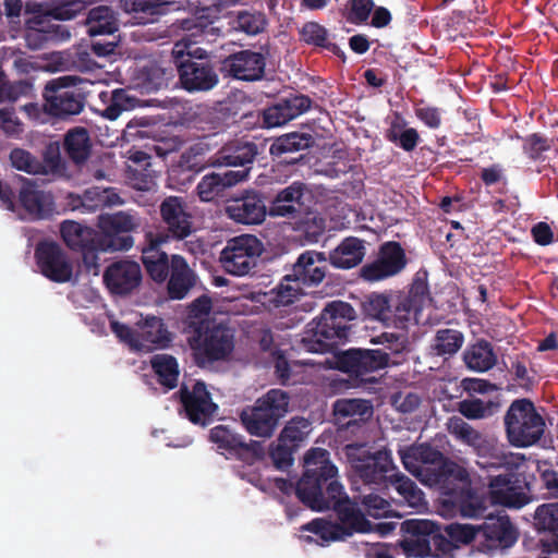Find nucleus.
Masks as SVG:
<instances>
[{
    "instance_id": "1",
    "label": "nucleus",
    "mask_w": 558,
    "mask_h": 558,
    "mask_svg": "<svg viewBox=\"0 0 558 558\" xmlns=\"http://www.w3.org/2000/svg\"><path fill=\"white\" fill-rule=\"evenodd\" d=\"M218 19V9L203 8L198 10L192 20L184 22L183 27L191 32L174 44L172 54L182 86L189 90H208L218 83V75L213 66L203 61L205 50L194 48L195 44L209 41L211 37L220 34V28L215 26Z\"/></svg>"
},
{
    "instance_id": "62",
    "label": "nucleus",
    "mask_w": 558,
    "mask_h": 558,
    "mask_svg": "<svg viewBox=\"0 0 558 558\" xmlns=\"http://www.w3.org/2000/svg\"><path fill=\"white\" fill-rule=\"evenodd\" d=\"M295 450L278 439L277 444L269 449V458L277 470L287 471L293 464Z\"/></svg>"
},
{
    "instance_id": "23",
    "label": "nucleus",
    "mask_w": 558,
    "mask_h": 558,
    "mask_svg": "<svg viewBox=\"0 0 558 558\" xmlns=\"http://www.w3.org/2000/svg\"><path fill=\"white\" fill-rule=\"evenodd\" d=\"M180 401L187 418H209L216 414L218 405L213 402L211 396L203 381L192 386L183 385L179 391Z\"/></svg>"
},
{
    "instance_id": "25",
    "label": "nucleus",
    "mask_w": 558,
    "mask_h": 558,
    "mask_svg": "<svg viewBox=\"0 0 558 558\" xmlns=\"http://www.w3.org/2000/svg\"><path fill=\"white\" fill-rule=\"evenodd\" d=\"M401 530L404 533L427 534L432 556L448 555L458 548L445 530L442 531L440 525L430 520L409 519L401 523Z\"/></svg>"
},
{
    "instance_id": "41",
    "label": "nucleus",
    "mask_w": 558,
    "mask_h": 558,
    "mask_svg": "<svg viewBox=\"0 0 558 558\" xmlns=\"http://www.w3.org/2000/svg\"><path fill=\"white\" fill-rule=\"evenodd\" d=\"M63 148L75 165L85 162L92 150V140L88 131L82 126L69 130L64 136Z\"/></svg>"
},
{
    "instance_id": "24",
    "label": "nucleus",
    "mask_w": 558,
    "mask_h": 558,
    "mask_svg": "<svg viewBox=\"0 0 558 558\" xmlns=\"http://www.w3.org/2000/svg\"><path fill=\"white\" fill-rule=\"evenodd\" d=\"M227 216L242 225H259L267 215L266 205L257 193H246L226 206Z\"/></svg>"
},
{
    "instance_id": "10",
    "label": "nucleus",
    "mask_w": 558,
    "mask_h": 558,
    "mask_svg": "<svg viewBox=\"0 0 558 558\" xmlns=\"http://www.w3.org/2000/svg\"><path fill=\"white\" fill-rule=\"evenodd\" d=\"M442 504L458 510L464 518H485L486 498L472 487L469 471L464 468L463 477H452L440 489Z\"/></svg>"
},
{
    "instance_id": "35",
    "label": "nucleus",
    "mask_w": 558,
    "mask_h": 558,
    "mask_svg": "<svg viewBox=\"0 0 558 558\" xmlns=\"http://www.w3.org/2000/svg\"><path fill=\"white\" fill-rule=\"evenodd\" d=\"M19 202L31 216L41 218L51 209L52 197L25 180L19 193Z\"/></svg>"
},
{
    "instance_id": "31",
    "label": "nucleus",
    "mask_w": 558,
    "mask_h": 558,
    "mask_svg": "<svg viewBox=\"0 0 558 558\" xmlns=\"http://www.w3.org/2000/svg\"><path fill=\"white\" fill-rule=\"evenodd\" d=\"M168 292L172 299H183L195 283L193 270L189 267L186 260L180 255H172L170 265L168 264Z\"/></svg>"
},
{
    "instance_id": "6",
    "label": "nucleus",
    "mask_w": 558,
    "mask_h": 558,
    "mask_svg": "<svg viewBox=\"0 0 558 558\" xmlns=\"http://www.w3.org/2000/svg\"><path fill=\"white\" fill-rule=\"evenodd\" d=\"M190 344L198 365L221 361L234 349V331L226 325L202 319Z\"/></svg>"
},
{
    "instance_id": "54",
    "label": "nucleus",
    "mask_w": 558,
    "mask_h": 558,
    "mask_svg": "<svg viewBox=\"0 0 558 558\" xmlns=\"http://www.w3.org/2000/svg\"><path fill=\"white\" fill-rule=\"evenodd\" d=\"M408 537L400 542L404 555L408 558H424L432 556L430 541L425 533H405Z\"/></svg>"
},
{
    "instance_id": "15",
    "label": "nucleus",
    "mask_w": 558,
    "mask_h": 558,
    "mask_svg": "<svg viewBox=\"0 0 558 558\" xmlns=\"http://www.w3.org/2000/svg\"><path fill=\"white\" fill-rule=\"evenodd\" d=\"M35 258L40 272L51 281L68 282L73 275L72 263L62 247L52 241L36 245Z\"/></svg>"
},
{
    "instance_id": "39",
    "label": "nucleus",
    "mask_w": 558,
    "mask_h": 558,
    "mask_svg": "<svg viewBox=\"0 0 558 558\" xmlns=\"http://www.w3.org/2000/svg\"><path fill=\"white\" fill-rule=\"evenodd\" d=\"M99 99L105 105L102 116L109 120H116L123 111L132 110L140 106L141 100L131 95L128 89L117 88L112 92H101Z\"/></svg>"
},
{
    "instance_id": "12",
    "label": "nucleus",
    "mask_w": 558,
    "mask_h": 558,
    "mask_svg": "<svg viewBox=\"0 0 558 558\" xmlns=\"http://www.w3.org/2000/svg\"><path fill=\"white\" fill-rule=\"evenodd\" d=\"M389 363V354L383 350L351 349L335 356L333 365H324L335 368L360 383H374V377L367 375L386 367Z\"/></svg>"
},
{
    "instance_id": "26",
    "label": "nucleus",
    "mask_w": 558,
    "mask_h": 558,
    "mask_svg": "<svg viewBox=\"0 0 558 558\" xmlns=\"http://www.w3.org/2000/svg\"><path fill=\"white\" fill-rule=\"evenodd\" d=\"M248 168L242 170H228L223 173H209L202 178L197 184V194L203 202H211L223 192L240 182L247 179Z\"/></svg>"
},
{
    "instance_id": "29",
    "label": "nucleus",
    "mask_w": 558,
    "mask_h": 558,
    "mask_svg": "<svg viewBox=\"0 0 558 558\" xmlns=\"http://www.w3.org/2000/svg\"><path fill=\"white\" fill-rule=\"evenodd\" d=\"M289 396L280 389H271L257 399L254 407L243 410L240 418H282L288 412Z\"/></svg>"
},
{
    "instance_id": "44",
    "label": "nucleus",
    "mask_w": 558,
    "mask_h": 558,
    "mask_svg": "<svg viewBox=\"0 0 558 558\" xmlns=\"http://www.w3.org/2000/svg\"><path fill=\"white\" fill-rule=\"evenodd\" d=\"M119 5L137 24L153 23L165 13L156 0H119Z\"/></svg>"
},
{
    "instance_id": "27",
    "label": "nucleus",
    "mask_w": 558,
    "mask_h": 558,
    "mask_svg": "<svg viewBox=\"0 0 558 558\" xmlns=\"http://www.w3.org/2000/svg\"><path fill=\"white\" fill-rule=\"evenodd\" d=\"M311 102L307 96L296 95L268 107L263 112L264 126L277 128L288 123L307 111Z\"/></svg>"
},
{
    "instance_id": "49",
    "label": "nucleus",
    "mask_w": 558,
    "mask_h": 558,
    "mask_svg": "<svg viewBox=\"0 0 558 558\" xmlns=\"http://www.w3.org/2000/svg\"><path fill=\"white\" fill-rule=\"evenodd\" d=\"M393 294L372 293L363 303L364 313L387 326L390 318L391 299Z\"/></svg>"
},
{
    "instance_id": "7",
    "label": "nucleus",
    "mask_w": 558,
    "mask_h": 558,
    "mask_svg": "<svg viewBox=\"0 0 558 558\" xmlns=\"http://www.w3.org/2000/svg\"><path fill=\"white\" fill-rule=\"evenodd\" d=\"M344 451L348 461L365 484L386 485L396 469L387 450L372 452L365 444H349Z\"/></svg>"
},
{
    "instance_id": "40",
    "label": "nucleus",
    "mask_w": 558,
    "mask_h": 558,
    "mask_svg": "<svg viewBox=\"0 0 558 558\" xmlns=\"http://www.w3.org/2000/svg\"><path fill=\"white\" fill-rule=\"evenodd\" d=\"M385 138L408 153L413 151L421 141L417 130L408 126V122L400 114H396L390 121Z\"/></svg>"
},
{
    "instance_id": "28",
    "label": "nucleus",
    "mask_w": 558,
    "mask_h": 558,
    "mask_svg": "<svg viewBox=\"0 0 558 558\" xmlns=\"http://www.w3.org/2000/svg\"><path fill=\"white\" fill-rule=\"evenodd\" d=\"M326 275V257L323 253L306 251L301 254L293 265V282L300 286H317Z\"/></svg>"
},
{
    "instance_id": "46",
    "label": "nucleus",
    "mask_w": 558,
    "mask_h": 558,
    "mask_svg": "<svg viewBox=\"0 0 558 558\" xmlns=\"http://www.w3.org/2000/svg\"><path fill=\"white\" fill-rule=\"evenodd\" d=\"M87 23L89 33L94 36L113 34L118 28L114 13L107 5H99L89 10Z\"/></svg>"
},
{
    "instance_id": "4",
    "label": "nucleus",
    "mask_w": 558,
    "mask_h": 558,
    "mask_svg": "<svg viewBox=\"0 0 558 558\" xmlns=\"http://www.w3.org/2000/svg\"><path fill=\"white\" fill-rule=\"evenodd\" d=\"M304 473L296 483L295 495L299 500L313 510L314 498L327 499L329 487H340L339 496L344 493L338 478V469L329 460V451L324 448H312L304 457Z\"/></svg>"
},
{
    "instance_id": "11",
    "label": "nucleus",
    "mask_w": 558,
    "mask_h": 558,
    "mask_svg": "<svg viewBox=\"0 0 558 558\" xmlns=\"http://www.w3.org/2000/svg\"><path fill=\"white\" fill-rule=\"evenodd\" d=\"M141 217L130 211L100 215L98 227L102 233L100 251H128L134 245L130 234L141 227Z\"/></svg>"
},
{
    "instance_id": "47",
    "label": "nucleus",
    "mask_w": 558,
    "mask_h": 558,
    "mask_svg": "<svg viewBox=\"0 0 558 558\" xmlns=\"http://www.w3.org/2000/svg\"><path fill=\"white\" fill-rule=\"evenodd\" d=\"M150 363L161 385L169 389H172L177 386L179 368L178 362L172 355L156 354L153 356Z\"/></svg>"
},
{
    "instance_id": "56",
    "label": "nucleus",
    "mask_w": 558,
    "mask_h": 558,
    "mask_svg": "<svg viewBox=\"0 0 558 558\" xmlns=\"http://www.w3.org/2000/svg\"><path fill=\"white\" fill-rule=\"evenodd\" d=\"M534 524L538 531L558 532V504H544L536 508Z\"/></svg>"
},
{
    "instance_id": "63",
    "label": "nucleus",
    "mask_w": 558,
    "mask_h": 558,
    "mask_svg": "<svg viewBox=\"0 0 558 558\" xmlns=\"http://www.w3.org/2000/svg\"><path fill=\"white\" fill-rule=\"evenodd\" d=\"M10 161L12 166L27 173H38L41 170V163L29 151L22 148H14L10 153Z\"/></svg>"
},
{
    "instance_id": "16",
    "label": "nucleus",
    "mask_w": 558,
    "mask_h": 558,
    "mask_svg": "<svg viewBox=\"0 0 558 558\" xmlns=\"http://www.w3.org/2000/svg\"><path fill=\"white\" fill-rule=\"evenodd\" d=\"M427 288L424 283H414L409 294L395 293L391 299L390 318L387 326L403 329L412 317L416 319V314L423 306L429 302Z\"/></svg>"
},
{
    "instance_id": "48",
    "label": "nucleus",
    "mask_w": 558,
    "mask_h": 558,
    "mask_svg": "<svg viewBox=\"0 0 558 558\" xmlns=\"http://www.w3.org/2000/svg\"><path fill=\"white\" fill-rule=\"evenodd\" d=\"M33 93V83L29 80L11 82L0 68V104L14 102L22 97H28Z\"/></svg>"
},
{
    "instance_id": "17",
    "label": "nucleus",
    "mask_w": 558,
    "mask_h": 558,
    "mask_svg": "<svg viewBox=\"0 0 558 558\" xmlns=\"http://www.w3.org/2000/svg\"><path fill=\"white\" fill-rule=\"evenodd\" d=\"M61 235L65 244L83 254L87 267L97 266L96 251L100 250V236L89 227L66 220L61 223Z\"/></svg>"
},
{
    "instance_id": "45",
    "label": "nucleus",
    "mask_w": 558,
    "mask_h": 558,
    "mask_svg": "<svg viewBox=\"0 0 558 558\" xmlns=\"http://www.w3.org/2000/svg\"><path fill=\"white\" fill-rule=\"evenodd\" d=\"M266 25L267 20L262 12L243 10L230 16V27L250 36L262 33Z\"/></svg>"
},
{
    "instance_id": "32",
    "label": "nucleus",
    "mask_w": 558,
    "mask_h": 558,
    "mask_svg": "<svg viewBox=\"0 0 558 558\" xmlns=\"http://www.w3.org/2000/svg\"><path fill=\"white\" fill-rule=\"evenodd\" d=\"M546 421H505L510 444L523 448L534 445L545 432Z\"/></svg>"
},
{
    "instance_id": "60",
    "label": "nucleus",
    "mask_w": 558,
    "mask_h": 558,
    "mask_svg": "<svg viewBox=\"0 0 558 558\" xmlns=\"http://www.w3.org/2000/svg\"><path fill=\"white\" fill-rule=\"evenodd\" d=\"M335 415L364 416L372 413V404L362 399H341L333 404Z\"/></svg>"
},
{
    "instance_id": "42",
    "label": "nucleus",
    "mask_w": 558,
    "mask_h": 558,
    "mask_svg": "<svg viewBox=\"0 0 558 558\" xmlns=\"http://www.w3.org/2000/svg\"><path fill=\"white\" fill-rule=\"evenodd\" d=\"M301 530L314 534L316 536L315 539L312 536H306L305 539L307 542H315L320 546H328L331 543L343 542L348 539L343 534V530H341L335 521L324 518H316L307 522L301 526Z\"/></svg>"
},
{
    "instance_id": "58",
    "label": "nucleus",
    "mask_w": 558,
    "mask_h": 558,
    "mask_svg": "<svg viewBox=\"0 0 558 558\" xmlns=\"http://www.w3.org/2000/svg\"><path fill=\"white\" fill-rule=\"evenodd\" d=\"M300 35L302 40L308 45H314L327 49L336 47L329 41L328 31L316 22L305 23L300 31Z\"/></svg>"
},
{
    "instance_id": "51",
    "label": "nucleus",
    "mask_w": 558,
    "mask_h": 558,
    "mask_svg": "<svg viewBox=\"0 0 558 558\" xmlns=\"http://www.w3.org/2000/svg\"><path fill=\"white\" fill-rule=\"evenodd\" d=\"M464 342L463 333L454 329H439L436 332L433 348L437 355H453Z\"/></svg>"
},
{
    "instance_id": "14",
    "label": "nucleus",
    "mask_w": 558,
    "mask_h": 558,
    "mask_svg": "<svg viewBox=\"0 0 558 558\" xmlns=\"http://www.w3.org/2000/svg\"><path fill=\"white\" fill-rule=\"evenodd\" d=\"M519 539V531L505 515H486L478 523L477 549L484 554H494L511 548Z\"/></svg>"
},
{
    "instance_id": "37",
    "label": "nucleus",
    "mask_w": 558,
    "mask_h": 558,
    "mask_svg": "<svg viewBox=\"0 0 558 558\" xmlns=\"http://www.w3.org/2000/svg\"><path fill=\"white\" fill-rule=\"evenodd\" d=\"M463 362L469 369L485 373L497 364V354L488 341L480 340L464 350Z\"/></svg>"
},
{
    "instance_id": "19",
    "label": "nucleus",
    "mask_w": 558,
    "mask_h": 558,
    "mask_svg": "<svg viewBox=\"0 0 558 558\" xmlns=\"http://www.w3.org/2000/svg\"><path fill=\"white\" fill-rule=\"evenodd\" d=\"M142 281V270L138 263L121 259L107 267L104 282L113 294L125 295L136 289Z\"/></svg>"
},
{
    "instance_id": "2",
    "label": "nucleus",
    "mask_w": 558,
    "mask_h": 558,
    "mask_svg": "<svg viewBox=\"0 0 558 558\" xmlns=\"http://www.w3.org/2000/svg\"><path fill=\"white\" fill-rule=\"evenodd\" d=\"M166 229H149L141 244L142 260L153 280L163 282L168 277V254L162 245L170 240H183L192 233L193 222L182 197L168 196L159 206Z\"/></svg>"
},
{
    "instance_id": "57",
    "label": "nucleus",
    "mask_w": 558,
    "mask_h": 558,
    "mask_svg": "<svg viewBox=\"0 0 558 558\" xmlns=\"http://www.w3.org/2000/svg\"><path fill=\"white\" fill-rule=\"evenodd\" d=\"M374 7L373 0H349L344 17L354 25L367 24Z\"/></svg>"
},
{
    "instance_id": "53",
    "label": "nucleus",
    "mask_w": 558,
    "mask_h": 558,
    "mask_svg": "<svg viewBox=\"0 0 558 558\" xmlns=\"http://www.w3.org/2000/svg\"><path fill=\"white\" fill-rule=\"evenodd\" d=\"M401 460L404 468L416 476L422 484L429 487H434L439 484V474L436 475L435 473H432L428 471L429 469L427 466L422 468V463L418 462L413 447L409 448L401 454Z\"/></svg>"
},
{
    "instance_id": "50",
    "label": "nucleus",
    "mask_w": 558,
    "mask_h": 558,
    "mask_svg": "<svg viewBox=\"0 0 558 558\" xmlns=\"http://www.w3.org/2000/svg\"><path fill=\"white\" fill-rule=\"evenodd\" d=\"M448 429L458 440L473 447L478 454H482L485 449V439L465 421H448Z\"/></svg>"
},
{
    "instance_id": "61",
    "label": "nucleus",
    "mask_w": 558,
    "mask_h": 558,
    "mask_svg": "<svg viewBox=\"0 0 558 558\" xmlns=\"http://www.w3.org/2000/svg\"><path fill=\"white\" fill-rule=\"evenodd\" d=\"M445 532L458 547L460 544L475 543L477 545L478 524L451 523L445 526Z\"/></svg>"
},
{
    "instance_id": "52",
    "label": "nucleus",
    "mask_w": 558,
    "mask_h": 558,
    "mask_svg": "<svg viewBox=\"0 0 558 558\" xmlns=\"http://www.w3.org/2000/svg\"><path fill=\"white\" fill-rule=\"evenodd\" d=\"M499 408V403L480 398H469L459 402L458 410L466 418H483L492 416Z\"/></svg>"
},
{
    "instance_id": "36",
    "label": "nucleus",
    "mask_w": 558,
    "mask_h": 558,
    "mask_svg": "<svg viewBox=\"0 0 558 558\" xmlns=\"http://www.w3.org/2000/svg\"><path fill=\"white\" fill-rule=\"evenodd\" d=\"M365 255L363 241L349 236L345 238L329 254L330 264L337 268L350 269L359 265Z\"/></svg>"
},
{
    "instance_id": "9",
    "label": "nucleus",
    "mask_w": 558,
    "mask_h": 558,
    "mask_svg": "<svg viewBox=\"0 0 558 558\" xmlns=\"http://www.w3.org/2000/svg\"><path fill=\"white\" fill-rule=\"evenodd\" d=\"M80 83L82 80L75 75H65L47 82L44 90L46 112L57 118L81 113L84 108V96L68 88Z\"/></svg>"
},
{
    "instance_id": "30",
    "label": "nucleus",
    "mask_w": 558,
    "mask_h": 558,
    "mask_svg": "<svg viewBox=\"0 0 558 558\" xmlns=\"http://www.w3.org/2000/svg\"><path fill=\"white\" fill-rule=\"evenodd\" d=\"M257 155L256 144L243 140H235L226 144L218 150L213 160L215 166L245 167L251 165Z\"/></svg>"
},
{
    "instance_id": "22",
    "label": "nucleus",
    "mask_w": 558,
    "mask_h": 558,
    "mask_svg": "<svg viewBox=\"0 0 558 558\" xmlns=\"http://www.w3.org/2000/svg\"><path fill=\"white\" fill-rule=\"evenodd\" d=\"M226 71L242 81L260 80L265 72L266 60L263 53L241 50L230 54L223 62Z\"/></svg>"
},
{
    "instance_id": "20",
    "label": "nucleus",
    "mask_w": 558,
    "mask_h": 558,
    "mask_svg": "<svg viewBox=\"0 0 558 558\" xmlns=\"http://www.w3.org/2000/svg\"><path fill=\"white\" fill-rule=\"evenodd\" d=\"M413 448L422 468L427 466L432 473L439 474V484L435 486L438 489L446 483L452 482V477L464 476V466L446 458L441 451L430 445L423 444Z\"/></svg>"
},
{
    "instance_id": "59",
    "label": "nucleus",
    "mask_w": 558,
    "mask_h": 558,
    "mask_svg": "<svg viewBox=\"0 0 558 558\" xmlns=\"http://www.w3.org/2000/svg\"><path fill=\"white\" fill-rule=\"evenodd\" d=\"M142 87L150 93L167 85L168 76L165 69L155 63L144 66L141 71Z\"/></svg>"
},
{
    "instance_id": "33",
    "label": "nucleus",
    "mask_w": 558,
    "mask_h": 558,
    "mask_svg": "<svg viewBox=\"0 0 558 558\" xmlns=\"http://www.w3.org/2000/svg\"><path fill=\"white\" fill-rule=\"evenodd\" d=\"M74 208H81L84 213H94L105 207L118 206L123 204V199L113 187L93 186L84 191L77 197Z\"/></svg>"
},
{
    "instance_id": "43",
    "label": "nucleus",
    "mask_w": 558,
    "mask_h": 558,
    "mask_svg": "<svg viewBox=\"0 0 558 558\" xmlns=\"http://www.w3.org/2000/svg\"><path fill=\"white\" fill-rule=\"evenodd\" d=\"M70 31L60 24H47L41 27H29L25 40L31 49H39L48 43H60L70 39Z\"/></svg>"
},
{
    "instance_id": "3",
    "label": "nucleus",
    "mask_w": 558,
    "mask_h": 558,
    "mask_svg": "<svg viewBox=\"0 0 558 558\" xmlns=\"http://www.w3.org/2000/svg\"><path fill=\"white\" fill-rule=\"evenodd\" d=\"M356 318L353 306L347 302L333 301L306 327L301 340L302 348L312 353L333 351L344 343L350 335V322Z\"/></svg>"
},
{
    "instance_id": "21",
    "label": "nucleus",
    "mask_w": 558,
    "mask_h": 558,
    "mask_svg": "<svg viewBox=\"0 0 558 558\" xmlns=\"http://www.w3.org/2000/svg\"><path fill=\"white\" fill-rule=\"evenodd\" d=\"M404 251L397 242L385 243L378 258L363 267V277L371 281L381 280L401 271L405 266Z\"/></svg>"
},
{
    "instance_id": "34",
    "label": "nucleus",
    "mask_w": 558,
    "mask_h": 558,
    "mask_svg": "<svg viewBox=\"0 0 558 558\" xmlns=\"http://www.w3.org/2000/svg\"><path fill=\"white\" fill-rule=\"evenodd\" d=\"M169 342L170 333L160 318H147L137 330L138 351H153L166 347Z\"/></svg>"
},
{
    "instance_id": "64",
    "label": "nucleus",
    "mask_w": 558,
    "mask_h": 558,
    "mask_svg": "<svg viewBox=\"0 0 558 558\" xmlns=\"http://www.w3.org/2000/svg\"><path fill=\"white\" fill-rule=\"evenodd\" d=\"M312 136L304 133H290L280 137L272 146L280 153L296 151L307 148L312 143Z\"/></svg>"
},
{
    "instance_id": "18",
    "label": "nucleus",
    "mask_w": 558,
    "mask_h": 558,
    "mask_svg": "<svg viewBox=\"0 0 558 558\" xmlns=\"http://www.w3.org/2000/svg\"><path fill=\"white\" fill-rule=\"evenodd\" d=\"M209 438L219 449L225 450L230 457L248 463H253L264 456L262 442L252 440L247 444L241 436L232 433L223 425L214 427L210 430Z\"/></svg>"
},
{
    "instance_id": "13",
    "label": "nucleus",
    "mask_w": 558,
    "mask_h": 558,
    "mask_svg": "<svg viewBox=\"0 0 558 558\" xmlns=\"http://www.w3.org/2000/svg\"><path fill=\"white\" fill-rule=\"evenodd\" d=\"M263 252L262 242L252 234H242L230 239L220 253V263L226 272L242 277L257 264Z\"/></svg>"
},
{
    "instance_id": "55",
    "label": "nucleus",
    "mask_w": 558,
    "mask_h": 558,
    "mask_svg": "<svg viewBox=\"0 0 558 558\" xmlns=\"http://www.w3.org/2000/svg\"><path fill=\"white\" fill-rule=\"evenodd\" d=\"M301 293V286L293 282V277L287 275L278 287L271 290V303L275 306H287L294 302Z\"/></svg>"
},
{
    "instance_id": "38",
    "label": "nucleus",
    "mask_w": 558,
    "mask_h": 558,
    "mask_svg": "<svg viewBox=\"0 0 558 558\" xmlns=\"http://www.w3.org/2000/svg\"><path fill=\"white\" fill-rule=\"evenodd\" d=\"M304 193V184L293 182L291 185L278 192L269 208L272 217H294L301 205Z\"/></svg>"
},
{
    "instance_id": "5",
    "label": "nucleus",
    "mask_w": 558,
    "mask_h": 558,
    "mask_svg": "<svg viewBox=\"0 0 558 558\" xmlns=\"http://www.w3.org/2000/svg\"><path fill=\"white\" fill-rule=\"evenodd\" d=\"M482 469H487L488 496L493 505L508 509H521L533 500L531 482L526 474L506 469L497 473L499 464L477 462Z\"/></svg>"
},
{
    "instance_id": "8",
    "label": "nucleus",
    "mask_w": 558,
    "mask_h": 558,
    "mask_svg": "<svg viewBox=\"0 0 558 558\" xmlns=\"http://www.w3.org/2000/svg\"><path fill=\"white\" fill-rule=\"evenodd\" d=\"M340 487L331 485L329 487V497L325 500L323 498H314L313 510L324 511L333 510L337 517L338 526L343 530V534L347 538L353 536L356 533H368L372 531V524L366 519L365 514L359 507L357 502L352 500L344 492L339 496Z\"/></svg>"
}]
</instances>
